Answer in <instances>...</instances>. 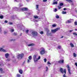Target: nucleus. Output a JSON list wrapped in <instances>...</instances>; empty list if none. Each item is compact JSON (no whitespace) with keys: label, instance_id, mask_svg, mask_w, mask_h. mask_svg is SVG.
<instances>
[{"label":"nucleus","instance_id":"1","mask_svg":"<svg viewBox=\"0 0 77 77\" xmlns=\"http://www.w3.org/2000/svg\"><path fill=\"white\" fill-rule=\"evenodd\" d=\"M41 51H40V53L41 55H43L45 53V50L44 48H41Z\"/></svg>","mask_w":77,"mask_h":77},{"label":"nucleus","instance_id":"2","mask_svg":"<svg viewBox=\"0 0 77 77\" xmlns=\"http://www.w3.org/2000/svg\"><path fill=\"white\" fill-rule=\"evenodd\" d=\"M38 57L37 55H34L33 56V60L35 63L38 62L37 58Z\"/></svg>","mask_w":77,"mask_h":77},{"label":"nucleus","instance_id":"3","mask_svg":"<svg viewBox=\"0 0 77 77\" xmlns=\"http://www.w3.org/2000/svg\"><path fill=\"white\" fill-rule=\"evenodd\" d=\"M45 30L47 31L46 34L48 36H51V33H50V30L47 28L45 29Z\"/></svg>","mask_w":77,"mask_h":77},{"label":"nucleus","instance_id":"4","mask_svg":"<svg viewBox=\"0 0 77 77\" xmlns=\"http://www.w3.org/2000/svg\"><path fill=\"white\" fill-rule=\"evenodd\" d=\"M23 56H24V54H18L17 57L18 59H22Z\"/></svg>","mask_w":77,"mask_h":77},{"label":"nucleus","instance_id":"5","mask_svg":"<svg viewBox=\"0 0 77 77\" xmlns=\"http://www.w3.org/2000/svg\"><path fill=\"white\" fill-rule=\"evenodd\" d=\"M60 30V28H57L54 29H51V32L53 33H56L57 31H58V30Z\"/></svg>","mask_w":77,"mask_h":77},{"label":"nucleus","instance_id":"6","mask_svg":"<svg viewBox=\"0 0 77 77\" xmlns=\"http://www.w3.org/2000/svg\"><path fill=\"white\" fill-rule=\"evenodd\" d=\"M60 72H61V73H63V72H64L65 74H66V69H64V70H63V69L62 68H60Z\"/></svg>","mask_w":77,"mask_h":77},{"label":"nucleus","instance_id":"7","mask_svg":"<svg viewBox=\"0 0 77 77\" xmlns=\"http://www.w3.org/2000/svg\"><path fill=\"white\" fill-rule=\"evenodd\" d=\"M32 35L33 36H37V35H38V33L36 32H32Z\"/></svg>","mask_w":77,"mask_h":77},{"label":"nucleus","instance_id":"8","mask_svg":"<svg viewBox=\"0 0 77 77\" xmlns=\"http://www.w3.org/2000/svg\"><path fill=\"white\" fill-rule=\"evenodd\" d=\"M67 67L68 69V71L69 74H71V71H70V67H69V65H67Z\"/></svg>","mask_w":77,"mask_h":77},{"label":"nucleus","instance_id":"9","mask_svg":"<svg viewBox=\"0 0 77 77\" xmlns=\"http://www.w3.org/2000/svg\"><path fill=\"white\" fill-rule=\"evenodd\" d=\"M39 7V5H36V9H37V10L38 11V12H37V14H39V9H38V7Z\"/></svg>","mask_w":77,"mask_h":77},{"label":"nucleus","instance_id":"10","mask_svg":"<svg viewBox=\"0 0 77 77\" xmlns=\"http://www.w3.org/2000/svg\"><path fill=\"white\" fill-rule=\"evenodd\" d=\"M0 51H3V52H6V51L3 48H0Z\"/></svg>","mask_w":77,"mask_h":77},{"label":"nucleus","instance_id":"11","mask_svg":"<svg viewBox=\"0 0 77 77\" xmlns=\"http://www.w3.org/2000/svg\"><path fill=\"white\" fill-rule=\"evenodd\" d=\"M64 62V60H60L58 61L59 63H63Z\"/></svg>","mask_w":77,"mask_h":77},{"label":"nucleus","instance_id":"12","mask_svg":"<svg viewBox=\"0 0 77 77\" xmlns=\"http://www.w3.org/2000/svg\"><path fill=\"white\" fill-rule=\"evenodd\" d=\"M71 19H70L69 20H68L66 21V23H71Z\"/></svg>","mask_w":77,"mask_h":77},{"label":"nucleus","instance_id":"13","mask_svg":"<svg viewBox=\"0 0 77 77\" xmlns=\"http://www.w3.org/2000/svg\"><path fill=\"white\" fill-rule=\"evenodd\" d=\"M5 56L6 58H8L9 57V54L6 53L5 54Z\"/></svg>","mask_w":77,"mask_h":77},{"label":"nucleus","instance_id":"14","mask_svg":"<svg viewBox=\"0 0 77 77\" xmlns=\"http://www.w3.org/2000/svg\"><path fill=\"white\" fill-rule=\"evenodd\" d=\"M19 72L20 74H23V70H22L21 69H20L19 70Z\"/></svg>","mask_w":77,"mask_h":77},{"label":"nucleus","instance_id":"15","mask_svg":"<svg viewBox=\"0 0 77 77\" xmlns=\"http://www.w3.org/2000/svg\"><path fill=\"white\" fill-rule=\"evenodd\" d=\"M70 45L71 46V47H74V45L72 43H71L70 44Z\"/></svg>","mask_w":77,"mask_h":77},{"label":"nucleus","instance_id":"16","mask_svg":"<svg viewBox=\"0 0 77 77\" xmlns=\"http://www.w3.org/2000/svg\"><path fill=\"white\" fill-rule=\"evenodd\" d=\"M66 1L69 3H72V0H66Z\"/></svg>","mask_w":77,"mask_h":77},{"label":"nucleus","instance_id":"17","mask_svg":"<svg viewBox=\"0 0 77 77\" xmlns=\"http://www.w3.org/2000/svg\"><path fill=\"white\" fill-rule=\"evenodd\" d=\"M16 76L17 77H21V75L19 74H17Z\"/></svg>","mask_w":77,"mask_h":77},{"label":"nucleus","instance_id":"18","mask_svg":"<svg viewBox=\"0 0 77 77\" xmlns=\"http://www.w3.org/2000/svg\"><path fill=\"white\" fill-rule=\"evenodd\" d=\"M55 17L56 18H57V19L59 18V16L57 14L56 15Z\"/></svg>","mask_w":77,"mask_h":77},{"label":"nucleus","instance_id":"19","mask_svg":"<svg viewBox=\"0 0 77 77\" xmlns=\"http://www.w3.org/2000/svg\"><path fill=\"white\" fill-rule=\"evenodd\" d=\"M13 9H15V11H17V9H18V8H17V7H14L13 8Z\"/></svg>","mask_w":77,"mask_h":77},{"label":"nucleus","instance_id":"20","mask_svg":"<svg viewBox=\"0 0 77 77\" xmlns=\"http://www.w3.org/2000/svg\"><path fill=\"white\" fill-rule=\"evenodd\" d=\"M34 18H35V19H37V18H38V16H34Z\"/></svg>","mask_w":77,"mask_h":77},{"label":"nucleus","instance_id":"21","mask_svg":"<svg viewBox=\"0 0 77 77\" xmlns=\"http://www.w3.org/2000/svg\"><path fill=\"white\" fill-rule=\"evenodd\" d=\"M28 59L31 60H32V56H29L28 57Z\"/></svg>","mask_w":77,"mask_h":77},{"label":"nucleus","instance_id":"22","mask_svg":"<svg viewBox=\"0 0 77 77\" xmlns=\"http://www.w3.org/2000/svg\"><path fill=\"white\" fill-rule=\"evenodd\" d=\"M30 62H31V60L29 59H28L27 60V63H29Z\"/></svg>","mask_w":77,"mask_h":77},{"label":"nucleus","instance_id":"23","mask_svg":"<svg viewBox=\"0 0 77 77\" xmlns=\"http://www.w3.org/2000/svg\"><path fill=\"white\" fill-rule=\"evenodd\" d=\"M33 45H34V44L33 43L28 45V46H33Z\"/></svg>","mask_w":77,"mask_h":77},{"label":"nucleus","instance_id":"24","mask_svg":"<svg viewBox=\"0 0 77 77\" xmlns=\"http://www.w3.org/2000/svg\"><path fill=\"white\" fill-rule=\"evenodd\" d=\"M53 5H57V2H53Z\"/></svg>","mask_w":77,"mask_h":77},{"label":"nucleus","instance_id":"25","mask_svg":"<svg viewBox=\"0 0 77 77\" xmlns=\"http://www.w3.org/2000/svg\"><path fill=\"white\" fill-rule=\"evenodd\" d=\"M62 14H66V12L65 11H63L62 12Z\"/></svg>","mask_w":77,"mask_h":77},{"label":"nucleus","instance_id":"26","mask_svg":"<svg viewBox=\"0 0 77 77\" xmlns=\"http://www.w3.org/2000/svg\"><path fill=\"white\" fill-rule=\"evenodd\" d=\"M73 35H75V36H77V34L75 32H74L73 33Z\"/></svg>","mask_w":77,"mask_h":77},{"label":"nucleus","instance_id":"27","mask_svg":"<svg viewBox=\"0 0 77 77\" xmlns=\"http://www.w3.org/2000/svg\"><path fill=\"white\" fill-rule=\"evenodd\" d=\"M21 10L22 11H25V8H21Z\"/></svg>","mask_w":77,"mask_h":77},{"label":"nucleus","instance_id":"28","mask_svg":"<svg viewBox=\"0 0 77 77\" xmlns=\"http://www.w3.org/2000/svg\"><path fill=\"white\" fill-rule=\"evenodd\" d=\"M14 32V29H12L11 30V32Z\"/></svg>","mask_w":77,"mask_h":77},{"label":"nucleus","instance_id":"29","mask_svg":"<svg viewBox=\"0 0 77 77\" xmlns=\"http://www.w3.org/2000/svg\"><path fill=\"white\" fill-rule=\"evenodd\" d=\"M58 8L59 9H60L62 8V7H61V6H58Z\"/></svg>","mask_w":77,"mask_h":77},{"label":"nucleus","instance_id":"30","mask_svg":"<svg viewBox=\"0 0 77 77\" xmlns=\"http://www.w3.org/2000/svg\"><path fill=\"white\" fill-rule=\"evenodd\" d=\"M48 67L46 66V71H48Z\"/></svg>","mask_w":77,"mask_h":77},{"label":"nucleus","instance_id":"31","mask_svg":"<svg viewBox=\"0 0 77 77\" xmlns=\"http://www.w3.org/2000/svg\"><path fill=\"white\" fill-rule=\"evenodd\" d=\"M63 3H60V6H63Z\"/></svg>","mask_w":77,"mask_h":77},{"label":"nucleus","instance_id":"32","mask_svg":"<svg viewBox=\"0 0 77 77\" xmlns=\"http://www.w3.org/2000/svg\"><path fill=\"white\" fill-rule=\"evenodd\" d=\"M76 54H75V53H73V56H74L75 57H76Z\"/></svg>","mask_w":77,"mask_h":77},{"label":"nucleus","instance_id":"33","mask_svg":"<svg viewBox=\"0 0 77 77\" xmlns=\"http://www.w3.org/2000/svg\"><path fill=\"white\" fill-rule=\"evenodd\" d=\"M2 32V29L1 27H0V33Z\"/></svg>","mask_w":77,"mask_h":77},{"label":"nucleus","instance_id":"34","mask_svg":"<svg viewBox=\"0 0 77 77\" xmlns=\"http://www.w3.org/2000/svg\"><path fill=\"white\" fill-rule=\"evenodd\" d=\"M33 21H34V22H38V20H33Z\"/></svg>","mask_w":77,"mask_h":77},{"label":"nucleus","instance_id":"35","mask_svg":"<svg viewBox=\"0 0 77 77\" xmlns=\"http://www.w3.org/2000/svg\"><path fill=\"white\" fill-rule=\"evenodd\" d=\"M25 11H28V8H25Z\"/></svg>","mask_w":77,"mask_h":77},{"label":"nucleus","instance_id":"36","mask_svg":"<svg viewBox=\"0 0 77 77\" xmlns=\"http://www.w3.org/2000/svg\"><path fill=\"white\" fill-rule=\"evenodd\" d=\"M3 18V16L1 15L0 16V18H1V19H2Z\"/></svg>","mask_w":77,"mask_h":77},{"label":"nucleus","instance_id":"37","mask_svg":"<svg viewBox=\"0 0 77 77\" xmlns=\"http://www.w3.org/2000/svg\"><path fill=\"white\" fill-rule=\"evenodd\" d=\"M41 59V57L40 56H39L38 57V58H37V61H38V60H39V59Z\"/></svg>","mask_w":77,"mask_h":77},{"label":"nucleus","instance_id":"38","mask_svg":"<svg viewBox=\"0 0 77 77\" xmlns=\"http://www.w3.org/2000/svg\"><path fill=\"white\" fill-rule=\"evenodd\" d=\"M8 24H9L10 25H12L13 23L12 22H9Z\"/></svg>","mask_w":77,"mask_h":77},{"label":"nucleus","instance_id":"39","mask_svg":"<svg viewBox=\"0 0 77 77\" xmlns=\"http://www.w3.org/2000/svg\"><path fill=\"white\" fill-rule=\"evenodd\" d=\"M26 33H28V32H29V30L28 29H27L26 30Z\"/></svg>","mask_w":77,"mask_h":77},{"label":"nucleus","instance_id":"40","mask_svg":"<svg viewBox=\"0 0 77 77\" xmlns=\"http://www.w3.org/2000/svg\"><path fill=\"white\" fill-rule=\"evenodd\" d=\"M44 61L45 62H47V59H46V58H45L44 59Z\"/></svg>","mask_w":77,"mask_h":77},{"label":"nucleus","instance_id":"41","mask_svg":"<svg viewBox=\"0 0 77 77\" xmlns=\"http://www.w3.org/2000/svg\"><path fill=\"white\" fill-rule=\"evenodd\" d=\"M56 24H54L53 25H52V26L54 27H56Z\"/></svg>","mask_w":77,"mask_h":77},{"label":"nucleus","instance_id":"42","mask_svg":"<svg viewBox=\"0 0 77 77\" xmlns=\"http://www.w3.org/2000/svg\"><path fill=\"white\" fill-rule=\"evenodd\" d=\"M40 34H43V33H44V32H43L42 31H41V32H40Z\"/></svg>","mask_w":77,"mask_h":77},{"label":"nucleus","instance_id":"43","mask_svg":"<svg viewBox=\"0 0 77 77\" xmlns=\"http://www.w3.org/2000/svg\"><path fill=\"white\" fill-rule=\"evenodd\" d=\"M58 48H59V49H60V48H61V46H59L58 47Z\"/></svg>","mask_w":77,"mask_h":77},{"label":"nucleus","instance_id":"44","mask_svg":"<svg viewBox=\"0 0 77 77\" xmlns=\"http://www.w3.org/2000/svg\"><path fill=\"white\" fill-rule=\"evenodd\" d=\"M14 35H17V33H14Z\"/></svg>","mask_w":77,"mask_h":77},{"label":"nucleus","instance_id":"45","mask_svg":"<svg viewBox=\"0 0 77 77\" xmlns=\"http://www.w3.org/2000/svg\"><path fill=\"white\" fill-rule=\"evenodd\" d=\"M47 1V0H43V2H46Z\"/></svg>","mask_w":77,"mask_h":77},{"label":"nucleus","instance_id":"46","mask_svg":"<svg viewBox=\"0 0 77 77\" xmlns=\"http://www.w3.org/2000/svg\"><path fill=\"white\" fill-rule=\"evenodd\" d=\"M49 65H51V63H50V62L49 61H48L47 63Z\"/></svg>","mask_w":77,"mask_h":77},{"label":"nucleus","instance_id":"47","mask_svg":"<svg viewBox=\"0 0 77 77\" xmlns=\"http://www.w3.org/2000/svg\"><path fill=\"white\" fill-rule=\"evenodd\" d=\"M57 11V8H56L55 9V10H54L55 12H56V11Z\"/></svg>","mask_w":77,"mask_h":77},{"label":"nucleus","instance_id":"48","mask_svg":"<svg viewBox=\"0 0 77 77\" xmlns=\"http://www.w3.org/2000/svg\"><path fill=\"white\" fill-rule=\"evenodd\" d=\"M0 71H1V72H2V71H3V69L2 68L0 69Z\"/></svg>","mask_w":77,"mask_h":77},{"label":"nucleus","instance_id":"49","mask_svg":"<svg viewBox=\"0 0 77 77\" xmlns=\"http://www.w3.org/2000/svg\"><path fill=\"white\" fill-rule=\"evenodd\" d=\"M75 25H77V22H75Z\"/></svg>","mask_w":77,"mask_h":77},{"label":"nucleus","instance_id":"50","mask_svg":"<svg viewBox=\"0 0 77 77\" xmlns=\"http://www.w3.org/2000/svg\"><path fill=\"white\" fill-rule=\"evenodd\" d=\"M5 23H8L7 20H5Z\"/></svg>","mask_w":77,"mask_h":77},{"label":"nucleus","instance_id":"51","mask_svg":"<svg viewBox=\"0 0 77 77\" xmlns=\"http://www.w3.org/2000/svg\"><path fill=\"white\" fill-rule=\"evenodd\" d=\"M72 31H73V30H70L69 31L70 33H71V32H72Z\"/></svg>","mask_w":77,"mask_h":77},{"label":"nucleus","instance_id":"52","mask_svg":"<svg viewBox=\"0 0 77 77\" xmlns=\"http://www.w3.org/2000/svg\"><path fill=\"white\" fill-rule=\"evenodd\" d=\"M10 60V59H8L7 60V61H9Z\"/></svg>","mask_w":77,"mask_h":77},{"label":"nucleus","instance_id":"53","mask_svg":"<svg viewBox=\"0 0 77 77\" xmlns=\"http://www.w3.org/2000/svg\"><path fill=\"white\" fill-rule=\"evenodd\" d=\"M6 33H7V32H5V31H4V33L5 34H6Z\"/></svg>","mask_w":77,"mask_h":77},{"label":"nucleus","instance_id":"54","mask_svg":"<svg viewBox=\"0 0 77 77\" xmlns=\"http://www.w3.org/2000/svg\"><path fill=\"white\" fill-rule=\"evenodd\" d=\"M10 41H15V40L11 39Z\"/></svg>","mask_w":77,"mask_h":77},{"label":"nucleus","instance_id":"55","mask_svg":"<svg viewBox=\"0 0 77 77\" xmlns=\"http://www.w3.org/2000/svg\"><path fill=\"white\" fill-rule=\"evenodd\" d=\"M63 10H64V11H65V10H66V8H64L63 9Z\"/></svg>","mask_w":77,"mask_h":77},{"label":"nucleus","instance_id":"56","mask_svg":"<svg viewBox=\"0 0 77 77\" xmlns=\"http://www.w3.org/2000/svg\"><path fill=\"white\" fill-rule=\"evenodd\" d=\"M63 38V36H62L61 37V38Z\"/></svg>","mask_w":77,"mask_h":77},{"label":"nucleus","instance_id":"57","mask_svg":"<svg viewBox=\"0 0 77 77\" xmlns=\"http://www.w3.org/2000/svg\"><path fill=\"white\" fill-rule=\"evenodd\" d=\"M75 31H77V29H75Z\"/></svg>","mask_w":77,"mask_h":77},{"label":"nucleus","instance_id":"58","mask_svg":"<svg viewBox=\"0 0 77 77\" xmlns=\"http://www.w3.org/2000/svg\"><path fill=\"white\" fill-rule=\"evenodd\" d=\"M7 66H9V64H7Z\"/></svg>","mask_w":77,"mask_h":77},{"label":"nucleus","instance_id":"59","mask_svg":"<svg viewBox=\"0 0 77 77\" xmlns=\"http://www.w3.org/2000/svg\"><path fill=\"white\" fill-rule=\"evenodd\" d=\"M22 35V34H20V36H21Z\"/></svg>","mask_w":77,"mask_h":77},{"label":"nucleus","instance_id":"60","mask_svg":"<svg viewBox=\"0 0 77 77\" xmlns=\"http://www.w3.org/2000/svg\"><path fill=\"white\" fill-rule=\"evenodd\" d=\"M23 6V5H22L21 6Z\"/></svg>","mask_w":77,"mask_h":77},{"label":"nucleus","instance_id":"61","mask_svg":"<svg viewBox=\"0 0 77 77\" xmlns=\"http://www.w3.org/2000/svg\"><path fill=\"white\" fill-rule=\"evenodd\" d=\"M25 62H26V61H24V62L23 63V64H24V63H25Z\"/></svg>","mask_w":77,"mask_h":77},{"label":"nucleus","instance_id":"62","mask_svg":"<svg viewBox=\"0 0 77 77\" xmlns=\"http://www.w3.org/2000/svg\"><path fill=\"white\" fill-rule=\"evenodd\" d=\"M1 65L2 64L0 63V66H1Z\"/></svg>","mask_w":77,"mask_h":77},{"label":"nucleus","instance_id":"63","mask_svg":"<svg viewBox=\"0 0 77 77\" xmlns=\"http://www.w3.org/2000/svg\"><path fill=\"white\" fill-rule=\"evenodd\" d=\"M28 0H26V1H27V2H28Z\"/></svg>","mask_w":77,"mask_h":77},{"label":"nucleus","instance_id":"64","mask_svg":"<svg viewBox=\"0 0 77 77\" xmlns=\"http://www.w3.org/2000/svg\"><path fill=\"white\" fill-rule=\"evenodd\" d=\"M15 1H17V0H14Z\"/></svg>","mask_w":77,"mask_h":77}]
</instances>
